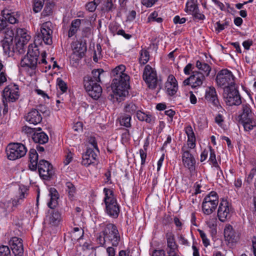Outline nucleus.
Masks as SVG:
<instances>
[{
	"label": "nucleus",
	"instance_id": "obj_17",
	"mask_svg": "<svg viewBox=\"0 0 256 256\" xmlns=\"http://www.w3.org/2000/svg\"><path fill=\"white\" fill-rule=\"evenodd\" d=\"M178 90V84L176 80L173 75H170L165 83V90L166 94L170 96H173L176 94Z\"/></svg>",
	"mask_w": 256,
	"mask_h": 256
},
{
	"label": "nucleus",
	"instance_id": "obj_3",
	"mask_svg": "<svg viewBox=\"0 0 256 256\" xmlns=\"http://www.w3.org/2000/svg\"><path fill=\"white\" fill-rule=\"evenodd\" d=\"M121 237L117 226L114 224L108 223L102 226V230L96 234V241L101 246L106 248V244L112 246H118Z\"/></svg>",
	"mask_w": 256,
	"mask_h": 256
},
{
	"label": "nucleus",
	"instance_id": "obj_62",
	"mask_svg": "<svg viewBox=\"0 0 256 256\" xmlns=\"http://www.w3.org/2000/svg\"><path fill=\"white\" fill-rule=\"evenodd\" d=\"M73 156V154L69 152H68L66 156V158L64 162L65 165L68 164L72 160Z\"/></svg>",
	"mask_w": 256,
	"mask_h": 256
},
{
	"label": "nucleus",
	"instance_id": "obj_18",
	"mask_svg": "<svg viewBox=\"0 0 256 256\" xmlns=\"http://www.w3.org/2000/svg\"><path fill=\"white\" fill-rule=\"evenodd\" d=\"M73 52L70 56V58L74 62H76L84 56L86 51V46L82 43L76 44V46L72 49Z\"/></svg>",
	"mask_w": 256,
	"mask_h": 256
},
{
	"label": "nucleus",
	"instance_id": "obj_29",
	"mask_svg": "<svg viewBox=\"0 0 256 256\" xmlns=\"http://www.w3.org/2000/svg\"><path fill=\"white\" fill-rule=\"evenodd\" d=\"M100 7L101 12L105 14L114 10L116 4L113 2L112 0H104Z\"/></svg>",
	"mask_w": 256,
	"mask_h": 256
},
{
	"label": "nucleus",
	"instance_id": "obj_38",
	"mask_svg": "<svg viewBox=\"0 0 256 256\" xmlns=\"http://www.w3.org/2000/svg\"><path fill=\"white\" fill-rule=\"evenodd\" d=\"M209 148L210 154L208 161L212 164L213 166L217 168V169L219 170L222 174V170L220 169V167L218 162L216 160V156L214 150L212 148V146H209Z\"/></svg>",
	"mask_w": 256,
	"mask_h": 256
},
{
	"label": "nucleus",
	"instance_id": "obj_19",
	"mask_svg": "<svg viewBox=\"0 0 256 256\" xmlns=\"http://www.w3.org/2000/svg\"><path fill=\"white\" fill-rule=\"evenodd\" d=\"M104 204L106 214L112 218H117L120 213V206L116 200H112L110 202H107Z\"/></svg>",
	"mask_w": 256,
	"mask_h": 256
},
{
	"label": "nucleus",
	"instance_id": "obj_46",
	"mask_svg": "<svg viewBox=\"0 0 256 256\" xmlns=\"http://www.w3.org/2000/svg\"><path fill=\"white\" fill-rule=\"evenodd\" d=\"M45 0H33V10L34 12H40L43 7Z\"/></svg>",
	"mask_w": 256,
	"mask_h": 256
},
{
	"label": "nucleus",
	"instance_id": "obj_14",
	"mask_svg": "<svg viewBox=\"0 0 256 256\" xmlns=\"http://www.w3.org/2000/svg\"><path fill=\"white\" fill-rule=\"evenodd\" d=\"M7 32L10 34H6L8 36H4L1 41V44L4 52L8 56H12L16 50L13 43V33L12 30H8Z\"/></svg>",
	"mask_w": 256,
	"mask_h": 256
},
{
	"label": "nucleus",
	"instance_id": "obj_13",
	"mask_svg": "<svg viewBox=\"0 0 256 256\" xmlns=\"http://www.w3.org/2000/svg\"><path fill=\"white\" fill-rule=\"evenodd\" d=\"M37 168L40 176L44 180H50L54 174L52 165L44 160L39 161Z\"/></svg>",
	"mask_w": 256,
	"mask_h": 256
},
{
	"label": "nucleus",
	"instance_id": "obj_49",
	"mask_svg": "<svg viewBox=\"0 0 256 256\" xmlns=\"http://www.w3.org/2000/svg\"><path fill=\"white\" fill-rule=\"evenodd\" d=\"M198 232H199L200 236L202 240L204 246L205 247H207L210 245V241L207 238L206 234L203 230H198Z\"/></svg>",
	"mask_w": 256,
	"mask_h": 256
},
{
	"label": "nucleus",
	"instance_id": "obj_63",
	"mask_svg": "<svg viewBox=\"0 0 256 256\" xmlns=\"http://www.w3.org/2000/svg\"><path fill=\"white\" fill-rule=\"evenodd\" d=\"M72 128L76 132L82 131L83 128V124L82 122H78L74 124Z\"/></svg>",
	"mask_w": 256,
	"mask_h": 256
},
{
	"label": "nucleus",
	"instance_id": "obj_58",
	"mask_svg": "<svg viewBox=\"0 0 256 256\" xmlns=\"http://www.w3.org/2000/svg\"><path fill=\"white\" fill-rule=\"evenodd\" d=\"M139 152L141 158V166H142L145 164L147 154L143 149H140Z\"/></svg>",
	"mask_w": 256,
	"mask_h": 256
},
{
	"label": "nucleus",
	"instance_id": "obj_4",
	"mask_svg": "<svg viewBox=\"0 0 256 256\" xmlns=\"http://www.w3.org/2000/svg\"><path fill=\"white\" fill-rule=\"evenodd\" d=\"M242 114L240 115V121L242 124L244 130L249 132L256 127V120L250 106L246 103L242 104Z\"/></svg>",
	"mask_w": 256,
	"mask_h": 256
},
{
	"label": "nucleus",
	"instance_id": "obj_5",
	"mask_svg": "<svg viewBox=\"0 0 256 256\" xmlns=\"http://www.w3.org/2000/svg\"><path fill=\"white\" fill-rule=\"evenodd\" d=\"M216 82L218 86L224 90L236 85L234 74L230 70L226 68L222 69L217 73Z\"/></svg>",
	"mask_w": 256,
	"mask_h": 256
},
{
	"label": "nucleus",
	"instance_id": "obj_6",
	"mask_svg": "<svg viewBox=\"0 0 256 256\" xmlns=\"http://www.w3.org/2000/svg\"><path fill=\"white\" fill-rule=\"evenodd\" d=\"M218 204V194L210 192L204 198L202 203V211L204 214L210 215L215 211Z\"/></svg>",
	"mask_w": 256,
	"mask_h": 256
},
{
	"label": "nucleus",
	"instance_id": "obj_15",
	"mask_svg": "<svg viewBox=\"0 0 256 256\" xmlns=\"http://www.w3.org/2000/svg\"><path fill=\"white\" fill-rule=\"evenodd\" d=\"M18 88L16 85H10L4 88V96L8 102H14L18 98Z\"/></svg>",
	"mask_w": 256,
	"mask_h": 256
},
{
	"label": "nucleus",
	"instance_id": "obj_12",
	"mask_svg": "<svg viewBox=\"0 0 256 256\" xmlns=\"http://www.w3.org/2000/svg\"><path fill=\"white\" fill-rule=\"evenodd\" d=\"M142 78L150 88L152 90L156 88L158 82L156 72L149 64L145 66Z\"/></svg>",
	"mask_w": 256,
	"mask_h": 256
},
{
	"label": "nucleus",
	"instance_id": "obj_37",
	"mask_svg": "<svg viewBox=\"0 0 256 256\" xmlns=\"http://www.w3.org/2000/svg\"><path fill=\"white\" fill-rule=\"evenodd\" d=\"M198 8L197 0H188L186 4L185 11L191 14Z\"/></svg>",
	"mask_w": 256,
	"mask_h": 256
},
{
	"label": "nucleus",
	"instance_id": "obj_28",
	"mask_svg": "<svg viewBox=\"0 0 256 256\" xmlns=\"http://www.w3.org/2000/svg\"><path fill=\"white\" fill-rule=\"evenodd\" d=\"M49 196L50 200L48 203V206L50 208L54 209L58 204V200L59 198V194L56 188H50Z\"/></svg>",
	"mask_w": 256,
	"mask_h": 256
},
{
	"label": "nucleus",
	"instance_id": "obj_47",
	"mask_svg": "<svg viewBox=\"0 0 256 256\" xmlns=\"http://www.w3.org/2000/svg\"><path fill=\"white\" fill-rule=\"evenodd\" d=\"M130 120L131 116L130 115H126L120 118V124L126 128H130L131 126Z\"/></svg>",
	"mask_w": 256,
	"mask_h": 256
},
{
	"label": "nucleus",
	"instance_id": "obj_9",
	"mask_svg": "<svg viewBox=\"0 0 256 256\" xmlns=\"http://www.w3.org/2000/svg\"><path fill=\"white\" fill-rule=\"evenodd\" d=\"M84 88L88 95L94 100H98L102 95V88L100 84L92 80L89 76L84 78Z\"/></svg>",
	"mask_w": 256,
	"mask_h": 256
},
{
	"label": "nucleus",
	"instance_id": "obj_50",
	"mask_svg": "<svg viewBox=\"0 0 256 256\" xmlns=\"http://www.w3.org/2000/svg\"><path fill=\"white\" fill-rule=\"evenodd\" d=\"M57 83L58 88L62 92H64L66 91L68 88L66 84L62 79L58 78L57 79Z\"/></svg>",
	"mask_w": 256,
	"mask_h": 256
},
{
	"label": "nucleus",
	"instance_id": "obj_43",
	"mask_svg": "<svg viewBox=\"0 0 256 256\" xmlns=\"http://www.w3.org/2000/svg\"><path fill=\"white\" fill-rule=\"evenodd\" d=\"M104 72L102 68L94 69L92 72V76L88 75L92 78V80L95 82H100V75Z\"/></svg>",
	"mask_w": 256,
	"mask_h": 256
},
{
	"label": "nucleus",
	"instance_id": "obj_1",
	"mask_svg": "<svg viewBox=\"0 0 256 256\" xmlns=\"http://www.w3.org/2000/svg\"><path fill=\"white\" fill-rule=\"evenodd\" d=\"M51 27L52 23L50 22H48L42 24L40 32H38L34 36V46L32 44L28 46L27 55L24 56L20 61L22 67L35 70L38 64H47L46 53L45 51L42 52L41 58L38 60L40 52L38 48V45H41L43 42L46 44L51 45L52 44L53 31Z\"/></svg>",
	"mask_w": 256,
	"mask_h": 256
},
{
	"label": "nucleus",
	"instance_id": "obj_39",
	"mask_svg": "<svg viewBox=\"0 0 256 256\" xmlns=\"http://www.w3.org/2000/svg\"><path fill=\"white\" fill-rule=\"evenodd\" d=\"M54 6V4L52 2H46L41 14L42 16V17H46L52 15L53 12Z\"/></svg>",
	"mask_w": 256,
	"mask_h": 256
},
{
	"label": "nucleus",
	"instance_id": "obj_36",
	"mask_svg": "<svg viewBox=\"0 0 256 256\" xmlns=\"http://www.w3.org/2000/svg\"><path fill=\"white\" fill-rule=\"evenodd\" d=\"M84 234V230L78 227L73 228L70 232L72 240H78L82 238Z\"/></svg>",
	"mask_w": 256,
	"mask_h": 256
},
{
	"label": "nucleus",
	"instance_id": "obj_30",
	"mask_svg": "<svg viewBox=\"0 0 256 256\" xmlns=\"http://www.w3.org/2000/svg\"><path fill=\"white\" fill-rule=\"evenodd\" d=\"M224 236L226 240L229 242H234L236 241V238L232 226L230 224H227L224 229Z\"/></svg>",
	"mask_w": 256,
	"mask_h": 256
},
{
	"label": "nucleus",
	"instance_id": "obj_44",
	"mask_svg": "<svg viewBox=\"0 0 256 256\" xmlns=\"http://www.w3.org/2000/svg\"><path fill=\"white\" fill-rule=\"evenodd\" d=\"M104 203L107 202H110L112 200H116V198L114 197L113 191L108 188H104Z\"/></svg>",
	"mask_w": 256,
	"mask_h": 256
},
{
	"label": "nucleus",
	"instance_id": "obj_45",
	"mask_svg": "<svg viewBox=\"0 0 256 256\" xmlns=\"http://www.w3.org/2000/svg\"><path fill=\"white\" fill-rule=\"evenodd\" d=\"M230 20L229 18H226L224 20V22L223 24H221L220 22H218L216 23V30L220 32L224 30L226 28L229 26L230 24Z\"/></svg>",
	"mask_w": 256,
	"mask_h": 256
},
{
	"label": "nucleus",
	"instance_id": "obj_51",
	"mask_svg": "<svg viewBox=\"0 0 256 256\" xmlns=\"http://www.w3.org/2000/svg\"><path fill=\"white\" fill-rule=\"evenodd\" d=\"M0 256H10V251L8 246H0Z\"/></svg>",
	"mask_w": 256,
	"mask_h": 256
},
{
	"label": "nucleus",
	"instance_id": "obj_53",
	"mask_svg": "<svg viewBox=\"0 0 256 256\" xmlns=\"http://www.w3.org/2000/svg\"><path fill=\"white\" fill-rule=\"evenodd\" d=\"M184 132L188 138H196L195 134L190 125H188L184 128Z\"/></svg>",
	"mask_w": 256,
	"mask_h": 256
},
{
	"label": "nucleus",
	"instance_id": "obj_11",
	"mask_svg": "<svg viewBox=\"0 0 256 256\" xmlns=\"http://www.w3.org/2000/svg\"><path fill=\"white\" fill-rule=\"evenodd\" d=\"M233 213L232 204L226 200H222L219 204L217 215L218 220L225 222L229 220Z\"/></svg>",
	"mask_w": 256,
	"mask_h": 256
},
{
	"label": "nucleus",
	"instance_id": "obj_54",
	"mask_svg": "<svg viewBox=\"0 0 256 256\" xmlns=\"http://www.w3.org/2000/svg\"><path fill=\"white\" fill-rule=\"evenodd\" d=\"M97 6L98 4H96L94 1H92L87 3L86 8L90 12H94L96 10Z\"/></svg>",
	"mask_w": 256,
	"mask_h": 256
},
{
	"label": "nucleus",
	"instance_id": "obj_26",
	"mask_svg": "<svg viewBox=\"0 0 256 256\" xmlns=\"http://www.w3.org/2000/svg\"><path fill=\"white\" fill-rule=\"evenodd\" d=\"M32 138L34 142L42 144H46L48 140V135L42 132L40 128H38L36 132L33 134Z\"/></svg>",
	"mask_w": 256,
	"mask_h": 256
},
{
	"label": "nucleus",
	"instance_id": "obj_61",
	"mask_svg": "<svg viewBox=\"0 0 256 256\" xmlns=\"http://www.w3.org/2000/svg\"><path fill=\"white\" fill-rule=\"evenodd\" d=\"M173 20L175 24H183L186 22V18H180V16H176L174 17Z\"/></svg>",
	"mask_w": 256,
	"mask_h": 256
},
{
	"label": "nucleus",
	"instance_id": "obj_42",
	"mask_svg": "<svg viewBox=\"0 0 256 256\" xmlns=\"http://www.w3.org/2000/svg\"><path fill=\"white\" fill-rule=\"evenodd\" d=\"M66 191L68 192L69 198L71 200H73L76 193V188L75 186L70 182H66Z\"/></svg>",
	"mask_w": 256,
	"mask_h": 256
},
{
	"label": "nucleus",
	"instance_id": "obj_24",
	"mask_svg": "<svg viewBox=\"0 0 256 256\" xmlns=\"http://www.w3.org/2000/svg\"><path fill=\"white\" fill-rule=\"evenodd\" d=\"M26 120L30 124L34 125L40 124L42 120V117L38 110L32 109L26 116Z\"/></svg>",
	"mask_w": 256,
	"mask_h": 256
},
{
	"label": "nucleus",
	"instance_id": "obj_56",
	"mask_svg": "<svg viewBox=\"0 0 256 256\" xmlns=\"http://www.w3.org/2000/svg\"><path fill=\"white\" fill-rule=\"evenodd\" d=\"M36 131H37V130L36 128H32L26 126L22 128V132L26 134H33L36 132Z\"/></svg>",
	"mask_w": 256,
	"mask_h": 256
},
{
	"label": "nucleus",
	"instance_id": "obj_8",
	"mask_svg": "<svg viewBox=\"0 0 256 256\" xmlns=\"http://www.w3.org/2000/svg\"><path fill=\"white\" fill-rule=\"evenodd\" d=\"M223 96L225 102L228 106H239L242 104L241 96L236 85L224 89Z\"/></svg>",
	"mask_w": 256,
	"mask_h": 256
},
{
	"label": "nucleus",
	"instance_id": "obj_21",
	"mask_svg": "<svg viewBox=\"0 0 256 256\" xmlns=\"http://www.w3.org/2000/svg\"><path fill=\"white\" fill-rule=\"evenodd\" d=\"M12 252L15 256H22L24 254V248L22 240L17 237L12 238L10 241Z\"/></svg>",
	"mask_w": 256,
	"mask_h": 256
},
{
	"label": "nucleus",
	"instance_id": "obj_52",
	"mask_svg": "<svg viewBox=\"0 0 256 256\" xmlns=\"http://www.w3.org/2000/svg\"><path fill=\"white\" fill-rule=\"evenodd\" d=\"M187 146V148L190 150L194 148L196 146V138H188Z\"/></svg>",
	"mask_w": 256,
	"mask_h": 256
},
{
	"label": "nucleus",
	"instance_id": "obj_32",
	"mask_svg": "<svg viewBox=\"0 0 256 256\" xmlns=\"http://www.w3.org/2000/svg\"><path fill=\"white\" fill-rule=\"evenodd\" d=\"M136 117L140 121H144L147 123H152L154 122L155 117L152 114L144 113L140 110L137 111Z\"/></svg>",
	"mask_w": 256,
	"mask_h": 256
},
{
	"label": "nucleus",
	"instance_id": "obj_64",
	"mask_svg": "<svg viewBox=\"0 0 256 256\" xmlns=\"http://www.w3.org/2000/svg\"><path fill=\"white\" fill-rule=\"evenodd\" d=\"M152 256H166V252L164 250H154Z\"/></svg>",
	"mask_w": 256,
	"mask_h": 256
},
{
	"label": "nucleus",
	"instance_id": "obj_48",
	"mask_svg": "<svg viewBox=\"0 0 256 256\" xmlns=\"http://www.w3.org/2000/svg\"><path fill=\"white\" fill-rule=\"evenodd\" d=\"M6 81V76L4 68V65L0 60V84H3Z\"/></svg>",
	"mask_w": 256,
	"mask_h": 256
},
{
	"label": "nucleus",
	"instance_id": "obj_41",
	"mask_svg": "<svg viewBox=\"0 0 256 256\" xmlns=\"http://www.w3.org/2000/svg\"><path fill=\"white\" fill-rule=\"evenodd\" d=\"M139 62L142 65L146 64L150 60L149 52L146 50H142L140 52Z\"/></svg>",
	"mask_w": 256,
	"mask_h": 256
},
{
	"label": "nucleus",
	"instance_id": "obj_25",
	"mask_svg": "<svg viewBox=\"0 0 256 256\" xmlns=\"http://www.w3.org/2000/svg\"><path fill=\"white\" fill-rule=\"evenodd\" d=\"M192 76V88H196L202 85L204 80L206 76L202 72L197 71H194L191 75Z\"/></svg>",
	"mask_w": 256,
	"mask_h": 256
},
{
	"label": "nucleus",
	"instance_id": "obj_2",
	"mask_svg": "<svg viewBox=\"0 0 256 256\" xmlns=\"http://www.w3.org/2000/svg\"><path fill=\"white\" fill-rule=\"evenodd\" d=\"M126 66L120 64L112 71V74L114 76L112 84L114 92L120 97H126L128 94L130 88V76L124 73Z\"/></svg>",
	"mask_w": 256,
	"mask_h": 256
},
{
	"label": "nucleus",
	"instance_id": "obj_22",
	"mask_svg": "<svg viewBox=\"0 0 256 256\" xmlns=\"http://www.w3.org/2000/svg\"><path fill=\"white\" fill-rule=\"evenodd\" d=\"M206 99L210 102L214 106L218 108H221L215 88L209 87L206 92Z\"/></svg>",
	"mask_w": 256,
	"mask_h": 256
},
{
	"label": "nucleus",
	"instance_id": "obj_35",
	"mask_svg": "<svg viewBox=\"0 0 256 256\" xmlns=\"http://www.w3.org/2000/svg\"><path fill=\"white\" fill-rule=\"evenodd\" d=\"M196 66L200 70V72H202L206 76H209L211 71V68L208 64L197 60Z\"/></svg>",
	"mask_w": 256,
	"mask_h": 256
},
{
	"label": "nucleus",
	"instance_id": "obj_10",
	"mask_svg": "<svg viewBox=\"0 0 256 256\" xmlns=\"http://www.w3.org/2000/svg\"><path fill=\"white\" fill-rule=\"evenodd\" d=\"M182 160L184 166L192 174L196 171V160L186 146H184L181 149Z\"/></svg>",
	"mask_w": 256,
	"mask_h": 256
},
{
	"label": "nucleus",
	"instance_id": "obj_57",
	"mask_svg": "<svg viewBox=\"0 0 256 256\" xmlns=\"http://www.w3.org/2000/svg\"><path fill=\"white\" fill-rule=\"evenodd\" d=\"M195 18L198 20H204L205 16L202 14L200 12L198 8L191 14Z\"/></svg>",
	"mask_w": 256,
	"mask_h": 256
},
{
	"label": "nucleus",
	"instance_id": "obj_23",
	"mask_svg": "<svg viewBox=\"0 0 256 256\" xmlns=\"http://www.w3.org/2000/svg\"><path fill=\"white\" fill-rule=\"evenodd\" d=\"M2 15L4 20L8 21L10 24H15L18 22L20 14L18 12H11L8 10H4L2 12Z\"/></svg>",
	"mask_w": 256,
	"mask_h": 256
},
{
	"label": "nucleus",
	"instance_id": "obj_59",
	"mask_svg": "<svg viewBox=\"0 0 256 256\" xmlns=\"http://www.w3.org/2000/svg\"><path fill=\"white\" fill-rule=\"evenodd\" d=\"M158 0H142V4L147 8L152 7Z\"/></svg>",
	"mask_w": 256,
	"mask_h": 256
},
{
	"label": "nucleus",
	"instance_id": "obj_27",
	"mask_svg": "<svg viewBox=\"0 0 256 256\" xmlns=\"http://www.w3.org/2000/svg\"><path fill=\"white\" fill-rule=\"evenodd\" d=\"M38 155L36 150L32 148L29 152V168L32 170H36L37 169Z\"/></svg>",
	"mask_w": 256,
	"mask_h": 256
},
{
	"label": "nucleus",
	"instance_id": "obj_40",
	"mask_svg": "<svg viewBox=\"0 0 256 256\" xmlns=\"http://www.w3.org/2000/svg\"><path fill=\"white\" fill-rule=\"evenodd\" d=\"M124 110L126 112L131 114H133L136 112V114L137 111H140L138 107L132 102H127L124 106Z\"/></svg>",
	"mask_w": 256,
	"mask_h": 256
},
{
	"label": "nucleus",
	"instance_id": "obj_33",
	"mask_svg": "<svg viewBox=\"0 0 256 256\" xmlns=\"http://www.w3.org/2000/svg\"><path fill=\"white\" fill-rule=\"evenodd\" d=\"M82 20L80 19H75L72 22L70 28L68 32V36L71 38L74 36L79 29Z\"/></svg>",
	"mask_w": 256,
	"mask_h": 256
},
{
	"label": "nucleus",
	"instance_id": "obj_31",
	"mask_svg": "<svg viewBox=\"0 0 256 256\" xmlns=\"http://www.w3.org/2000/svg\"><path fill=\"white\" fill-rule=\"evenodd\" d=\"M17 34L18 36H20L18 44H20L22 46L26 44L31 38L25 29H18L17 30Z\"/></svg>",
	"mask_w": 256,
	"mask_h": 256
},
{
	"label": "nucleus",
	"instance_id": "obj_16",
	"mask_svg": "<svg viewBox=\"0 0 256 256\" xmlns=\"http://www.w3.org/2000/svg\"><path fill=\"white\" fill-rule=\"evenodd\" d=\"M167 247L166 250L168 256H178L177 253L178 246L175 241L174 236L172 234H166Z\"/></svg>",
	"mask_w": 256,
	"mask_h": 256
},
{
	"label": "nucleus",
	"instance_id": "obj_7",
	"mask_svg": "<svg viewBox=\"0 0 256 256\" xmlns=\"http://www.w3.org/2000/svg\"><path fill=\"white\" fill-rule=\"evenodd\" d=\"M27 152L26 146L22 143H10L6 148L8 160H14L24 156Z\"/></svg>",
	"mask_w": 256,
	"mask_h": 256
},
{
	"label": "nucleus",
	"instance_id": "obj_55",
	"mask_svg": "<svg viewBox=\"0 0 256 256\" xmlns=\"http://www.w3.org/2000/svg\"><path fill=\"white\" fill-rule=\"evenodd\" d=\"M130 139L129 130L127 129H124V132L122 134V140L123 142H127Z\"/></svg>",
	"mask_w": 256,
	"mask_h": 256
},
{
	"label": "nucleus",
	"instance_id": "obj_20",
	"mask_svg": "<svg viewBox=\"0 0 256 256\" xmlns=\"http://www.w3.org/2000/svg\"><path fill=\"white\" fill-rule=\"evenodd\" d=\"M98 155L94 149L88 148L82 155V164L88 166L96 162Z\"/></svg>",
	"mask_w": 256,
	"mask_h": 256
},
{
	"label": "nucleus",
	"instance_id": "obj_34",
	"mask_svg": "<svg viewBox=\"0 0 256 256\" xmlns=\"http://www.w3.org/2000/svg\"><path fill=\"white\" fill-rule=\"evenodd\" d=\"M50 223L52 226H58L61 220V214L56 210H53L50 216Z\"/></svg>",
	"mask_w": 256,
	"mask_h": 256
},
{
	"label": "nucleus",
	"instance_id": "obj_60",
	"mask_svg": "<svg viewBox=\"0 0 256 256\" xmlns=\"http://www.w3.org/2000/svg\"><path fill=\"white\" fill-rule=\"evenodd\" d=\"M115 246H109L106 248V252L108 256H116V249Z\"/></svg>",
	"mask_w": 256,
	"mask_h": 256
}]
</instances>
